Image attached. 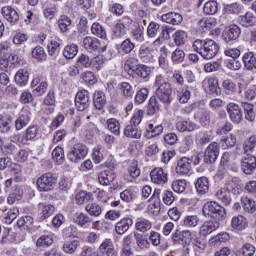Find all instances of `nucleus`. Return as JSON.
I'll return each instance as SVG.
<instances>
[{
	"label": "nucleus",
	"instance_id": "f257e3e1",
	"mask_svg": "<svg viewBox=\"0 0 256 256\" xmlns=\"http://www.w3.org/2000/svg\"><path fill=\"white\" fill-rule=\"evenodd\" d=\"M192 50L199 53L203 59H215L219 53V44L213 39H197L192 43Z\"/></svg>",
	"mask_w": 256,
	"mask_h": 256
},
{
	"label": "nucleus",
	"instance_id": "f03ea898",
	"mask_svg": "<svg viewBox=\"0 0 256 256\" xmlns=\"http://www.w3.org/2000/svg\"><path fill=\"white\" fill-rule=\"evenodd\" d=\"M82 45L86 51H89V53H105L109 42L107 40L101 41L95 37L86 36L82 41Z\"/></svg>",
	"mask_w": 256,
	"mask_h": 256
},
{
	"label": "nucleus",
	"instance_id": "7ed1b4c3",
	"mask_svg": "<svg viewBox=\"0 0 256 256\" xmlns=\"http://www.w3.org/2000/svg\"><path fill=\"white\" fill-rule=\"evenodd\" d=\"M57 185V175L53 173L42 174L36 181V187L40 193L53 191Z\"/></svg>",
	"mask_w": 256,
	"mask_h": 256
},
{
	"label": "nucleus",
	"instance_id": "20e7f679",
	"mask_svg": "<svg viewBox=\"0 0 256 256\" xmlns=\"http://www.w3.org/2000/svg\"><path fill=\"white\" fill-rule=\"evenodd\" d=\"M202 213L205 217H210L211 219H216L217 221H220V219H223V217L226 215L223 206L213 201L204 204Z\"/></svg>",
	"mask_w": 256,
	"mask_h": 256
},
{
	"label": "nucleus",
	"instance_id": "39448f33",
	"mask_svg": "<svg viewBox=\"0 0 256 256\" xmlns=\"http://www.w3.org/2000/svg\"><path fill=\"white\" fill-rule=\"evenodd\" d=\"M87 153H89L87 146H85V144L78 143L68 151L67 158L72 163H81V161L87 157Z\"/></svg>",
	"mask_w": 256,
	"mask_h": 256
},
{
	"label": "nucleus",
	"instance_id": "423d86ee",
	"mask_svg": "<svg viewBox=\"0 0 256 256\" xmlns=\"http://www.w3.org/2000/svg\"><path fill=\"white\" fill-rule=\"evenodd\" d=\"M91 105V96L89 91L87 90H80L77 92L75 96V107L77 111H85L89 109Z\"/></svg>",
	"mask_w": 256,
	"mask_h": 256
},
{
	"label": "nucleus",
	"instance_id": "0eeeda50",
	"mask_svg": "<svg viewBox=\"0 0 256 256\" xmlns=\"http://www.w3.org/2000/svg\"><path fill=\"white\" fill-rule=\"evenodd\" d=\"M226 111L229 115L230 121L232 123H235L236 125H239L241 121H243V111H241V107L239 104L235 102H230L226 105Z\"/></svg>",
	"mask_w": 256,
	"mask_h": 256
},
{
	"label": "nucleus",
	"instance_id": "6e6552de",
	"mask_svg": "<svg viewBox=\"0 0 256 256\" xmlns=\"http://www.w3.org/2000/svg\"><path fill=\"white\" fill-rule=\"evenodd\" d=\"M73 223H75V225H78V227L87 229V228L91 227V225H93V227H95V225H97V223H99V221L93 222V218H91V216H89V214H86L83 212H77L73 216Z\"/></svg>",
	"mask_w": 256,
	"mask_h": 256
},
{
	"label": "nucleus",
	"instance_id": "1a4fd4ad",
	"mask_svg": "<svg viewBox=\"0 0 256 256\" xmlns=\"http://www.w3.org/2000/svg\"><path fill=\"white\" fill-rule=\"evenodd\" d=\"M156 97L163 103V105H171L173 101V89L171 86H164L162 88H157L156 89Z\"/></svg>",
	"mask_w": 256,
	"mask_h": 256
},
{
	"label": "nucleus",
	"instance_id": "9d476101",
	"mask_svg": "<svg viewBox=\"0 0 256 256\" xmlns=\"http://www.w3.org/2000/svg\"><path fill=\"white\" fill-rule=\"evenodd\" d=\"M217 157H219V144L217 142H212L205 150L204 163L211 165L217 161Z\"/></svg>",
	"mask_w": 256,
	"mask_h": 256
},
{
	"label": "nucleus",
	"instance_id": "9b49d317",
	"mask_svg": "<svg viewBox=\"0 0 256 256\" xmlns=\"http://www.w3.org/2000/svg\"><path fill=\"white\" fill-rule=\"evenodd\" d=\"M141 175V169H139V164L137 161H133L131 165L128 166L127 172L123 175L124 181L126 183H135V180Z\"/></svg>",
	"mask_w": 256,
	"mask_h": 256
},
{
	"label": "nucleus",
	"instance_id": "f8f14e48",
	"mask_svg": "<svg viewBox=\"0 0 256 256\" xmlns=\"http://www.w3.org/2000/svg\"><path fill=\"white\" fill-rule=\"evenodd\" d=\"M241 35V28L237 25H231L226 28L222 34L225 43H231L232 41H237Z\"/></svg>",
	"mask_w": 256,
	"mask_h": 256
},
{
	"label": "nucleus",
	"instance_id": "ddd939ff",
	"mask_svg": "<svg viewBox=\"0 0 256 256\" xmlns=\"http://www.w3.org/2000/svg\"><path fill=\"white\" fill-rule=\"evenodd\" d=\"M138 57L142 63H153L155 62V50L149 46H141Z\"/></svg>",
	"mask_w": 256,
	"mask_h": 256
},
{
	"label": "nucleus",
	"instance_id": "4468645a",
	"mask_svg": "<svg viewBox=\"0 0 256 256\" xmlns=\"http://www.w3.org/2000/svg\"><path fill=\"white\" fill-rule=\"evenodd\" d=\"M150 178L155 185H165L167 183V173L163 168H154L150 172Z\"/></svg>",
	"mask_w": 256,
	"mask_h": 256
},
{
	"label": "nucleus",
	"instance_id": "2eb2a0df",
	"mask_svg": "<svg viewBox=\"0 0 256 256\" xmlns=\"http://www.w3.org/2000/svg\"><path fill=\"white\" fill-rule=\"evenodd\" d=\"M191 158L182 157L178 160L176 166L177 175H189L191 173Z\"/></svg>",
	"mask_w": 256,
	"mask_h": 256
},
{
	"label": "nucleus",
	"instance_id": "dca6fc26",
	"mask_svg": "<svg viewBox=\"0 0 256 256\" xmlns=\"http://www.w3.org/2000/svg\"><path fill=\"white\" fill-rule=\"evenodd\" d=\"M256 169V157L253 155H247L242 159V171L245 175H253V171Z\"/></svg>",
	"mask_w": 256,
	"mask_h": 256
},
{
	"label": "nucleus",
	"instance_id": "f3484780",
	"mask_svg": "<svg viewBox=\"0 0 256 256\" xmlns=\"http://www.w3.org/2000/svg\"><path fill=\"white\" fill-rule=\"evenodd\" d=\"M219 227V223L217 221H205L199 229V235L201 237H207V235H211L213 231H217V228Z\"/></svg>",
	"mask_w": 256,
	"mask_h": 256
},
{
	"label": "nucleus",
	"instance_id": "a211bd4d",
	"mask_svg": "<svg viewBox=\"0 0 256 256\" xmlns=\"http://www.w3.org/2000/svg\"><path fill=\"white\" fill-rule=\"evenodd\" d=\"M195 87L193 85H187L184 88H181L180 90H177V99L180 103H188L191 99V93L195 91Z\"/></svg>",
	"mask_w": 256,
	"mask_h": 256
},
{
	"label": "nucleus",
	"instance_id": "6ab92c4d",
	"mask_svg": "<svg viewBox=\"0 0 256 256\" xmlns=\"http://www.w3.org/2000/svg\"><path fill=\"white\" fill-rule=\"evenodd\" d=\"M1 13L8 23H17V21H19V13L11 6H4Z\"/></svg>",
	"mask_w": 256,
	"mask_h": 256
},
{
	"label": "nucleus",
	"instance_id": "aec40b11",
	"mask_svg": "<svg viewBox=\"0 0 256 256\" xmlns=\"http://www.w3.org/2000/svg\"><path fill=\"white\" fill-rule=\"evenodd\" d=\"M163 23H168L169 25H179L183 22V16L177 12H169L161 16Z\"/></svg>",
	"mask_w": 256,
	"mask_h": 256
},
{
	"label": "nucleus",
	"instance_id": "412c9836",
	"mask_svg": "<svg viewBox=\"0 0 256 256\" xmlns=\"http://www.w3.org/2000/svg\"><path fill=\"white\" fill-rule=\"evenodd\" d=\"M85 211L88 213L89 217H101L103 207L97 202L90 201L88 204H86Z\"/></svg>",
	"mask_w": 256,
	"mask_h": 256
},
{
	"label": "nucleus",
	"instance_id": "4be33fe9",
	"mask_svg": "<svg viewBox=\"0 0 256 256\" xmlns=\"http://www.w3.org/2000/svg\"><path fill=\"white\" fill-rule=\"evenodd\" d=\"M100 185H111L115 181V173L111 169L104 170L98 175Z\"/></svg>",
	"mask_w": 256,
	"mask_h": 256
},
{
	"label": "nucleus",
	"instance_id": "5701e85b",
	"mask_svg": "<svg viewBox=\"0 0 256 256\" xmlns=\"http://www.w3.org/2000/svg\"><path fill=\"white\" fill-rule=\"evenodd\" d=\"M217 26V19L213 17L202 18L198 21V28L203 32L207 33V31L213 29V27Z\"/></svg>",
	"mask_w": 256,
	"mask_h": 256
},
{
	"label": "nucleus",
	"instance_id": "b1692460",
	"mask_svg": "<svg viewBox=\"0 0 256 256\" xmlns=\"http://www.w3.org/2000/svg\"><path fill=\"white\" fill-rule=\"evenodd\" d=\"M131 225H133V219L129 217L123 218L115 225V231L118 235H124V233L129 231V227H131Z\"/></svg>",
	"mask_w": 256,
	"mask_h": 256
},
{
	"label": "nucleus",
	"instance_id": "393cba45",
	"mask_svg": "<svg viewBox=\"0 0 256 256\" xmlns=\"http://www.w3.org/2000/svg\"><path fill=\"white\" fill-rule=\"evenodd\" d=\"M196 191L199 195H205L209 193V178L202 176L196 180Z\"/></svg>",
	"mask_w": 256,
	"mask_h": 256
},
{
	"label": "nucleus",
	"instance_id": "a878e982",
	"mask_svg": "<svg viewBox=\"0 0 256 256\" xmlns=\"http://www.w3.org/2000/svg\"><path fill=\"white\" fill-rule=\"evenodd\" d=\"M242 61L244 63L245 69L248 71H253L256 69V54L253 52H246L243 57Z\"/></svg>",
	"mask_w": 256,
	"mask_h": 256
},
{
	"label": "nucleus",
	"instance_id": "bb28decb",
	"mask_svg": "<svg viewBox=\"0 0 256 256\" xmlns=\"http://www.w3.org/2000/svg\"><path fill=\"white\" fill-rule=\"evenodd\" d=\"M161 133H163V125L149 123L146 127L145 137H147V139H153V137H159Z\"/></svg>",
	"mask_w": 256,
	"mask_h": 256
},
{
	"label": "nucleus",
	"instance_id": "cd10ccee",
	"mask_svg": "<svg viewBox=\"0 0 256 256\" xmlns=\"http://www.w3.org/2000/svg\"><path fill=\"white\" fill-rule=\"evenodd\" d=\"M141 135V129L133 124H129L124 128V136L129 139H141Z\"/></svg>",
	"mask_w": 256,
	"mask_h": 256
},
{
	"label": "nucleus",
	"instance_id": "c85d7f7f",
	"mask_svg": "<svg viewBox=\"0 0 256 256\" xmlns=\"http://www.w3.org/2000/svg\"><path fill=\"white\" fill-rule=\"evenodd\" d=\"M93 103L96 109L101 110L107 105V96L103 91H96L93 96Z\"/></svg>",
	"mask_w": 256,
	"mask_h": 256
},
{
	"label": "nucleus",
	"instance_id": "c756f323",
	"mask_svg": "<svg viewBox=\"0 0 256 256\" xmlns=\"http://www.w3.org/2000/svg\"><path fill=\"white\" fill-rule=\"evenodd\" d=\"M133 243V236L127 235L122 241L121 256H133V248L131 244Z\"/></svg>",
	"mask_w": 256,
	"mask_h": 256
},
{
	"label": "nucleus",
	"instance_id": "7c9ffc66",
	"mask_svg": "<svg viewBox=\"0 0 256 256\" xmlns=\"http://www.w3.org/2000/svg\"><path fill=\"white\" fill-rule=\"evenodd\" d=\"M14 81L20 87H25L29 83V72L25 69H19L14 77Z\"/></svg>",
	"mask_w": 256,
	"mask_h": 256
},
{
	"label": "nucleus",
	"instance_id": "2f4dec72",
	"mask_svg": "<svg viewBox=\"0 0 256 256\" xmlns=\"http://www.w3.org/2000/svg\"><path fill=\"white\" fill-rule=\"evenodd\" d=\"M215 197L218 199V201H221L224 205H231V192L225 188H220L215 193Z\"/></svg>",
	"mask_w": 256,
	"mask_h": 256
},
{
	"label": "nucleus",
	"instance_id": "473e14b6",
	"mask_svg": "<svg viewBox=\"0 0 256 256\" xmlns=\"http://www.w3.org/2000/svg\"><path fill=\"white\" fill-rule=\"evenodd\" d=\"M231 226L237 231H243L247 227V218L243 215L234 216L231 220Z\"/></svg>",
	"mask_w": 256,
	"mask_h": 256
},
{
	"label": "nucleus",
	"instance_id": "72a5a7b5",
	"mask_svg": "<svg viewBox=\"0 0 256 256\" xmlns=\"http://www.w3.org/2000/svg\"><path fill=\"white\" fill-rule=\"evenodd\" d=\"M23 199V188L21 186H14L8 196V203L13 205L15 201H21Z\"/></svg>",
	"mask_w": 256,
	"mask_h": 256
},
{
	"label": "nucleus",
	"instance_id": "f704fd0d",
	"mask_svg": "<svg viewBox=\"0 0 256 256\" xmlns=\"http://www.w3.org/2000/svg\"><path fill=\"white\" fill-rule=\"evenodd\" d=\"M93 200V193L87 191H80L75 196L77 205H85V203L88 205V203Z\"/></svg>",
	"mask_w": 256,
	"mask_h": 256
},
{
	"label": "nucleus",
	"instance_id": "c9c22d12",
	"mask_svg": "<svg viewBox=\"0 0 256 256\" xmlns=\"http://www.w3.org/2000/svg\"><path fill=\"white\" fill-rule=\"evenodd\" d=\"M223 188L226 189L230 193H234V194L239 193V178H237V177L228 178L225 181Z\"/></svg>",
	"mask_w": 256,
	"mask_h": 256
},
{
	"label": "nucleus",
	"instance_id": "e433bc0d",
	"mask_svg": "<svg viewBox=\"0 0 256 256\" xmlns=\"http://www.w3.org/2000/svg\"><path fill=\"white\" fill-rule=\"evenodd\" d=\"M139 65H141L139 64V60L131 57L125 61L124 69L128 73V75H134L137 69L139 68Z\"/></svg>",
	"mask_w": 256,
	"mask_h": 256
},
{
	"label": "nucleus",
	"instance_id": "4c0bfd02",
	"mask_svg": "<svg viewBox=\"0 0 256 256\" xmlns=\"http://www.w3.org/2000/svg\"><path fill=\"white\" fill-rule=\"evenodd\" d=\"M31 55L33 59L38 61V63H43V61H47V52L41 46H36L32 49Z\"/></svg>",
	"mask_w": 256,
	"mask_h": 256
},
{
	"label": "nucleus",
	"instance_id": "58836bf2",
	"mask_svg": "<svg viewBox=\"0 0 256 256\" xmlns=\"http://www.w3.org/2000/svg\"><path fill=\"white\" fill-rule=\"evenodd\" d=\"M176 129L177 131H180V133H185V131L191 133V131H195V129H197V125L191 121H178L176 123Z\"/></svg>",
	"mask_w": 256,
	"mask_h": 256
},
{
	"label": "nucleus",
	"instance_id": "ea45409f",
	"mask_svg": "<svg viewBox=\"0 0 256 256\" xmlns=\"http://www.w3.org/2000/svg\"><path fill=\"white\" fill-rule=\"evenodd\" d=\"M38 207L42 215L41 219H49V217L55 213V206L51 204L40 203Z\"/></svg>",
	"mask_w": 256,
	"mask_h": 256
},
{
	"label": "nucleus",
	"instance_id": "a19ab883",
	"mask_svg": "<svg viewBox=\"0 0 256 256\" xmlns=\"http://www.w3.org/2000/svg\"><path fill=\"white\" fill-rule=\"evenodd\" d=\"M151 227L152 224L145 218H138L135 223V229L140 233H147V231H150Z\"/></svg>",
	"mask_w": 256,
	"mask_h": 256
},
{
	"label": "nucleus",
	"instance_id": "79ce46f5",
	"mask_svg": "<svg viewBox=\"0 0 256 256\" xmlns=\"http://www.w3.org/2000/svg\"><path fill=\"white\" fill-rule=\"evenodd\" d=\"M134 239H135L136 245H137V247H139V249L145 250V249H149V247H151V243L147 239V236H145L143 234L134 233Z\"/></svg>",
	"mask_w": 256,
	"mask_h": 256
},
{
	"label": "nucleus",
	"instance_id": "37998d69",
	"mask_svg": "<svg viewBox=\"0 0 256 256\" xmlns=\"http://www.w3.org/2000/svg\"><path fill=\"white\" fill-rule=\"evenodd\" d=\"M219 11V3L214 0L206 2L203 6L204 15H215Z\"/></svg>",
	"mask_w": 256,
	"mask_h": 256
},
{
	"label": "nucleus",
	"instance_id": "c03bdc74",
	"mask_svg": "<svg viewBox=\"0 0 256 256\" xmlns=\"http://www.w3.org/2000/svg\"><path fill=\"white\" fill-rule=\"evenodd\" d=\"M80 245L81 244H80L79 240L72 239V240L64 243L62 249H63L64 253H67L68 255H73V253H75V251H77V249L79 248Z\"/></svg>",
	"mask_w": 256,
	"mask_h": 256
},
{
	"label": "nucleus",
	"instance_id": "a18cd8bd",
	"mask_svg": "<svg viewBox=\"0 0 256 256\" xmlns=\"http://www.w3.org/2000/svg\"><path fill=\"white\" fill-rule=\"evenodd\" d=\"M37 133H39V128L37 126H29L24 134L22 135L23 141L26 143H29V141H33L35 137H37Z\"/></svg>",
	"mask_w": 256,
	"mask_h": 256
},
{
	"label": "nucleus",
	"instance_id": "49530a36",
	"mask_svg": "<svg viewBox=\"0 0 256 256\" xmlns=\"http://www.w3.org/2000/svg\"><path fill=\"white\" fill-rule=\"evenodd\" d=\"M130 35L134 41L143 43V41H145V28L143 26H138L131 30Z\"/></svg>",
	"mask_w": 256,
	"mask_h": 256
},
{
	"label": "nucleus",
	"instance_id": "de8ad7c7",
	"mask_svg": "<svg viewBox=\"0 0 256 256\" xmlns=\"http://www.w3.org/2000/svg\"><path fill=\"white\" fill-rule=\"evenodd\" d=\"M79 53V47L75 44L67 45L63 50V55L66 59H75Z\"/></svg>",
	"mask_w": 256,
	"mask_h": 256
},
{
	"label": "nucleus",
	"instance_id": "09e8293b",
	"mask_svg": "<svg viewBox=\"0 0 256 256\" xmlns=\"http://www.w3.org/2000/svg\"><path fill=\"white\" fill-rule=\"evenodd\" d=\"M31 118L29 117L28 113L21 114L16 120H15V129L16 131H21L23 127H26V125H29V121Z\"/></svg>",
	"mask_w": 256,
	"mask_h": 256
},
{
	"label": "nucleus",
	"instance_id": "8fccbe9b",
	"mask_svg": "<svg viewBox=\"0 0 256 256\" xmlns=\"http://www.w3.org/2000/svg\"><path fill=\"white\" fill-rule=\"evenodd\" d=\"M35 223V219L32 216H23L17 221V225L20 229H31Z\"/></svg>",
	"mask_w": 256,
	"mask_h": 256
},
{
	"label": "nucleus",
	"instance_id": "3c124183",
	"mask_svg": "<svg viewBox=\"0 0 256 256\" xmlns=\"http://www.w3.org/2000/svg\"><path fill=\"white\" fill-rule=\"evenodd\" d=\"M134 73L137 75V77H140V79H145L148 81L149 76L151 75V67L140 64Z\"/></svg>",
	"mask_w": 256,
	"mask_h": 256
},
{
	"label": "nucleus",
	"instance_id": "603ef678",
	"mask_svg": "<svg viewBox=\"0 0 256 256\" xmlns=\"http://www.w3.org/2000/svg\"><path fill=\"white\" fill-rule=\"evenodd\" d=\"M239 23L242 27H253L255 25V17L253 13L247 12L245 15L240 16Z\"/></svg>",
	"mask_w": 256,
	"mask_h": 256
},
{
	"label": "nucleus",
	"instance_id": "864d4df0",
	"mask_svg": "<svg viewBox=\"0 0 256 256\" xmlns=\"http://www.w3.org/2000/svg\"><path fill=\"white\" fill-rule=\"evenodd\" d=\"M236 143L237 138L233 134H230L228 137H223L220 140V145L222 149H231V147H235Z\"/></svg>",
	"mask_w": 256,
	"mask_h": 256
},
{
	"label": "nucleus",
	"instance_id": "5fc2aeb1",
	"mask_svg": "<svg viewBox=\"0 0 256 256\" xmlns=\"http://www.w3.org/2000/svg\"><path fill=\"white\" fill-rule=\"evenodd\" d=\"M241 203H242L243 209H244V211H246V213H255L256 203L251 198L242 197Z\"/></svg>",
	"mask_w": 256,
	"mask_h": 256
},
{
	"label": "nucleus",
	"instance_id": "6e6d98bb",
	"mask_svg": "<svg viewBox=\"0 0 256 256\" xmlns=\"http://www.w3.org/2000/svg\"><path fill=\"white\" fill-rule=\"evenodd\" d=\"M92 35L100 37V39H107V31L103 29V26L97 22L92 24L91 27Z\"/></svg>",
	"mask_w": 256,
	"mask_h": 256
},
{
	"label": "nucleus",
	"instance_id": "4d7b16f0",
	"mask_svg": "<svg viewBox=\"0 0 256 256\" xmlns=\"http://www.w3.org/2000/svg\"><path fill=\"white\" fill-rule=\"evenodd\" d=\"M107 127L111 133L114 135H120L121 134V124H119V121L115 118H110L107 120Z\"/></svg>",
	"mask_w": 256,
	"mask_h": 256
},
{
	"label": "nucleus",
	"instance_id": "13d9d810",
	"mask_svg": "<svg viewBox=\"0 0 256 256\" xmlns=\"http://www.w3.org/2000/svg\"><path fill=\"white\" fill-rule=\"evenodd\" d=\"M160 110L161 105L159 104V101H157V97L152 96L148 103V114L155 115V113H158Z\"/></svg>",
	"mask_w": 256,
	"mask_h": 256
},
{
	"label": "nucleus",
	"instance_id": "bf43d9fd",
	"mask_svg": "<svg viewBox=\"0 0 256 256\" xmlns=\"http://www.w3.org/2000/svg\"><path fill=\"white\" fill-rule=\"evenodd\" d=\"M133 49H135V43L131 41V38H126L120 44V50L122 53H125V55L132 53Z\"/></svg>",
	"mask_w": 256,
	"mask_h": 256
},
{
	"label": "nucleus",
	"instance_id": "052dcab7",
	"mask_svg": "<svg viewBox=\"0 0 256 256\" xmlns=\"http://www.w3.org/2000/svg\"><path fill=\"white\" fill-rule=\"evenodd\" d=\"M159 29H161V25L157 22H150L147 27V37L149 39H155L157 34L159 33Z\"/></svg>",
	"mask_w": 256,
	"mask_h": 256
},
{
	"label": "nucleus",
	"instance_id": "680f3d73",
	"mask_svg": "<svg viewBox=\"0 0 256 256\" xmlns=\"http://www.w3.org/2000/svg\"><path fill=\"white\" fill-rule=\"evenodd\" d=\"M58 27L62 33H67L69 27H71V20L66 15L60 16L58 20Z\"/></svg>",
	"mask_w": 256,
	"mask_h": 256
},
{
	"label": "nucleus",
	"instance_id": "e2e57ef3",
	"mask_svg": "<svg viewBox=\"0 0 256 256\" xmlns=\"http://www.w3.org/2000/svg\"><path fill=\"white\" fill-rule=\"evenodd\" d=\"M120 91L126 99L133 97V94L135 93L133 86H131V84L128 82H122L120 84Z\"/></svg>",
	"mask_w": 256,
	"mask_h": 256
},
{
	"label": "nucleus",
	"instance_id": "0e129e2a",
	"mask_svg": "<svg viewBox=\"0 0 256 256\" xmlns=\"http://www.w3.org/2000/svg\"><path fill=\"white\" fill-rule=\"evenodd\" d=\"M112 33L114 37L121 38L124 37V35H127V30L125 29V25H123V23L118 22L114 25Z\"/></svg>",
	"mask_w": 256,
	"mask_h": 256
},
{
	"label": "nucleus",
	"instance_id": "69168bd1",
	"mask_svg": "<svg viewBox=\"0 0 256 256\" xmlns=\"http://www.w3.org/2000/svg\"><path fill=\"white\" fill-rule=\"evenodd\" d=\"M99 249L101 253L106 255L107 253L115 251V246H113V241H111V239H106L101 243Z\"/></svg>",
	"mask_w": 256,
	"mask_h": 256
},
{
	"label": "nucleus",
	"instance_id": "338daca9",
	"mask_svg": "<svg viewBox=\"0 0 256 256\" xmlns=\"http://www.w3.org/2000/svg\"><path fill=\"white\" fill-rule=\"evenodd\" d=\"M167 53V47L162 46L160 48V55L158 58L159 67H161V69H167Z\"/></svg>",
	"mask_w": 256,
	"mask_h": 256
},
{
	"label": "nucleus",
	"instance_id": "774afa93",
	"mask_svg": "<svg viewBox=\"0 0 256 256\" xmlns=\"http://www.w3.org/2000/svg\"><path fill=\"white\" fill-rule=\"evenodd\" d=\"M256 147V136H251L249 139L244 141L243 149L244 153H252Z\"/></svg>",
	"mask_w": 256,
	"mask_h": 256
}]
</instances>
